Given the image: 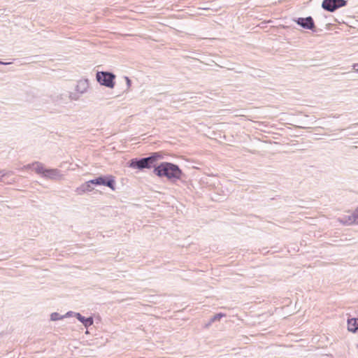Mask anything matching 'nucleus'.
<instances>
[{
    "label": "nucleus",
    "instance_id": "5",
    "mask_svg": "<svg viewBox=\"0 0 358 358\" xmlns=\"http://www.w3.org/2000/svg\"><path fill=\"white\" fill-rule=\"evenodd\" d=\"M99 185H103L112 190L115 189V179L112 175L101 176L99 177Z\"/></svg>",
    "mask_w": 358,
    "mask_h": 358
},
{
    "label": "nucleus",
    "instance_id": "3",
    "mask_svg": "<svg viewBox=\"0 0 358 358\" xmlns=\"http://www.w3.org/2000/svg\"><path fill=\"white\" fill-rule=\"evenodd\" d=\"M115 75L109 71H98L96 74L97 82L103 86L113 88L115 85Z\"/></svg>",
    "mask_w": 358,
    "mask_h": 358
},
{
    "label": "nucleus",
    "instance_id": "17",
    "mask_svg": "<svg viewBox=\"0 0 358 358\" xmlns=\"http://www.w3.org/2000/svg\"><path fill=\"white\" fill-rule=\"evenodd\" d=\"M64 317V315H60L58 313H52L50 315V320L52 321H57L59 320L63 319Z\"/></svg>",
    "mask_w": 358,
    "mask_h": 358
},
{
    "label": "nucleus",
    "instance_id": "2",
    "mask_svg": "<svg viewBox=\"0 0 358 358\" xmlns=\"http://www.w3.org/2000/svg\"><path fill=\"white\" fill-rule=\"evenodd\" d=\"M163 158L161 152H152L149 157L143 158H134L129 161V167L138 170L155 167V163Z\"/></svg>",
    "mask_w": 358,
    "mask_h": 358
},
{
    "label": "nucleus",
    "instance_id": "19",
    "mask_svg": "<svg viewBox=\"0 0 358 358\" xmlns=\"http://www.w3.org/2000/svg\"><path fill=\"white\" fill-rule=\"evenodd\" d=\"M89 181V183L91 185H99V177L94 178V179H92V180H88Z\"/></svg>",
    "mask_w": 358,
    "mask_h": 358
},
{
    "label": "nucleus",
    "instance_id": "9",
    "mask_svg": "<svg viewBox=\"0 0 358 358\" xmlns=\"http://www.w3.org/2000/svg\"><path fill=\"white\" fill-rule=\"evenodd\" d=\"M76 317L83 324L86 328L90 327L94 323L92 317H85L79 313H74Z\"/></svg>",
    "mask_w": 358,
    "mask_h": 358
},
{
    "label": "nucleus",
    "instance_id": "8",
    "mask_svg": "<svg viewBox=\"0 0 358 358\" xmlns=\"http://www.w3.org/2000/svg\"><path fill=\"white\" fill-rule=\"evenodd\" d=\"M89 87L88 80L87 79L78 81L75 90L80 94L85 93Z\"/></svg>",
    "mask_w": 358,
    "mask_h": 358
},
{
    "label": "nucleus",
    "instance_id": "13",
    "mask_svg": "<svg viewBox=\"0 0 358 358\" xmlns=\"http://www.w3.org/2000/svg\"><path fill=\"white\" fill-rule=\"evenodd\" d=\"M94 189L93 185H91L89 183V181H87L82 184L80 187H78L76 192L78 194H83L87 192H91Z\"/></svg>",
    "mask_w": 358,
    "mask_h": 358
},
{
    "label": "nucleus",
    "instance_id": "12",
    "mask_svg": "<svg viewBox=\"0 0 358 358\" xmlns=\"http://www.w3.org/2000/svg\"><path fill=\"white\" fill-rule=\"evenodd\" d=\"M31 167H34V171L36 173L42 175L43 176L44 172L46 170V169L44 168L42 163L39 162H36L31 164H28L26 166L27 169H31Z\"/></svg>",
    "mask_w": 358,
    "mask_h": 358
},
{
    "label": "nucleus",
    "instance_id": "22",
    "mask_svg": "<svg viewBox=\"0 0 358 358\" xmlns=\"http://www.w3.org/2000/svg\"><path fill=\"white\" fill-rule=\"evenodd\" d=\"M353 69H354L355 71L358 72V64H355L353 65Z\"/></svg>",
    "mask_w": 358,
    "mask_h": 358
},
{
    "label": "nucleus",
    "instance_id": "1",
    "mask_svg": "<svg viewBox=\"0 0 358 358\" xmlns=\"http://www.w3.org/2000/svg\"><path fill=\"white\" fill-rule=\"evenodd\" d=\"M153 173L158 177H165L171 182L180 180L184 176L182 171L177 164L166 162H161L155 166Z\"/></svg>",
    "mask_w": 358,
    "mask_h": 358
},
{
    "label": "nucleus",
    "instance_id": "16",
    "mask_svg": "<svg viewBox=\"0 0 358 358\" xmlns=\"http://www.w3.org/2000/svg\"><path fill=\"white\" fill-rule=\"evenodd\" d=\"M224 316H225V314L222 313H217V314L215 315L214 316H213L210 318V320L209 321V323L207 324V326L211 324L213 322H214L215 321L220 320L222 317H223Z\"/></svg>",
    "mask_w": 358,
    "mask_h": 358
},
{
    "label": "nucleus",
    "instance_id": "23",
    "mask_svg": "<svg viewBox=\"0 0 358 358\" xmlns=\"http://www.w3.org/2000/svg\"><path fill=\"white\" fill-rule=\"evenodd\" d=\"M10 64V62H4L0 61V64L8 65V64Z\"/></svg>",
    "mask_w": 358,
    "mask_h": 358
},
{
    "label": "nucleus",
    "instance_id": "11",
    "mask_svg": "<svg viewBox=\"0 0 358 358\" xmlns=\"http://www.w3.org/2000/svg\"><path fill=\"white\" fill-rule=\"evenodd\" d=\"M60 171L57 169H46L44 172V175L43 177L48 178V179H56L59 177Z\"/></svg>",
    "mask_w": 358,
    "mask_h": 358
},
{
    "label": "nucleus",
    "instance_id": "7",
    "mask_svg": "<svg viewBox=\"0 0 358 358\" xmlns=\"http://www.w3.org/2000/svg\"><path fill=\"white\" fill-rule=\"evenodd\" d=\"M50 99L56 104H64L68 101V93L64 92H55L50 95Z\"/></svg>",
    "mask_w": 358,
    "mask_h": 358
},
{
    "label": "nucleus",
    "instance_id": "24",
    "mask_svg": "<svg viewBox=\"0 0 358 358\" xmlns=\"http://www.w3.org/2000/svg\"><path fill=\"white\" fill-rule=\"evenodd\" d=\"M73 313L72 311H69L66 313V315H71Z\"/></svg>",
    "mask_w": 358,
    "mask_h": 358
},
{
    "label": "nucleus",
    "instance_id": "14",
    "mask_svg": "<svg viewBox=\"0 0 358 358\" xmlns=\"http://www.w3.org/2000/svg\"><path fill=\"white\" fill-rule=\"evenodd\" d=\"M348 329L349 331L355 333L358 331L357 318H351L348 320Z\"/></svg>",
    "mask_w": 358,
    "mask_h": 358
},
{
    "label": "nucleus",
    "instance_id": "6",
    "mask_svg": "<svg viewBox=\"0 0 358 358\" xmlns=\"http://www.w3.org/2000/svg\"><path fill=\"white\" fill-rule=\"evenodd\" d=\"M295 22L298 25L306 29L313 30L315 28V22L311 16L299 17L295 20Z\"/></svg>",
    "mask_w": 358,
    "mask_h": 358
},
{
    "label": "nucleus",
    "instance_id": "15",
    "mask_svg": "<svg viewBox=\"0 0 358 358\" xmlns=\"http://www.w3.org/2000/svg\"><path fill=\"white\" fill-rule=\"evenodd\" d=\"M68 93V99L71 101H78L79 100L80 95L78 92L76 91V92H67Z\"/></svg>",
    "mask_w": 358,
    "mask_h": 358
},
{
    "label": "nucleus",
    "instance_id": "18",
    "mask_svg": "<svg viewBox=\"0 0 358 358\" xmlns=\"http://www.w3.org/2000/svg\"><path fill=\"white\" fill-rule=\"evenodd\" d=\"M10 173H12V172H10V171H6L5 170H1L0 171V177H1L0 180H1V182L3 181V178L5 176H8V175H9Z\"/></svg>",
    "mask_w": 358,
    "mask_h": 358
},
{
    "label": "nucleus",
    "instance_id": "10",
    "mask_svg": "<svg viewBox=\"0 0 358 358\" xmlns=\"http://www.w3.org/2000/svg\"><path fill=\"white\" fill-rule=\"evenodd\" d=\"M338 221L343 225H351L352 224H356V219L354 213L350 215H344L339 217Z\"/></svg>",
    "mask_w": 358,
    "mask_h": 358
},
{
    "label": "nucleus",
    "instance_id": "20",
    "mask_svg": "<svg viewBox=\"0 0 358 358\" xmlns=\"http://www.w3.org/2000/svg\"><path fill=\"white\" fill-rule=\"evenodd\" d=\"M124 79H125V80H126L127 87V90H127V91H128V90H129V88H130V87H131V80L129 79V77H127V76H125V77H124Z\"/></svg>",
    "mask_w": 358,
    "mask_h": 358
},
{
    "label": "nucleus",
    "instance_id": "4",
    "mask_svg": "<svg viewBox=\"0 0 358 358\" xmlns=\"http://www.w3.org/2000/svg\"><path fill=\"white\" fill-rule=\"evenodd\" d=\"M347 3L345 0H323L322 8L324 10L333 13L338 8L345 6Z\"/></svg>",
    "mask_w": 358,
    "mask_h": 358
},
{
    "label": "nucleus",
    "instance_id": "21",
    "mask_svg": "<svg viewBox=\"0 0 358 358\" xmlns=\"http://www.w3.org/2000/svg\"><path fill=\"white\" fill-rule=\"evenodd\" d=\"M354 215H355V219H356V224H358V209H356L354 211Z\"/></svg>",
    "mask_w": 358,
    "mask_h": 358
},
{
    "label": "nucleus",
    "instance_id": "25",
    "mask_svg": "<svg viewBox=\"0 0 358 358\" xmlns=\"http://www.w3.org/2000/svg\"><path fill=\"white\" fill-rule=\"evenodd\" d=\"M357 320H358V318H357Z\"/></svg>",
    "mask_w": 358,
    "mask_h": 358
}]
</instances>
